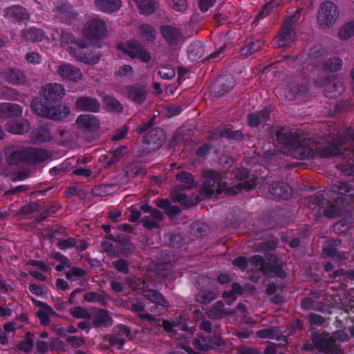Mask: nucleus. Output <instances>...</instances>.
Returning <instances> with one entry per match:
<instances>
[{"mask_svg": "<svg viewBox=\"0 0 354 354\" xmlns=\"http://www.w3.org/2000/svg\"><path fill=\"white\" fill-rule=\"evenodd\" d=\"M270 193L274 196L284 200L288 199L292 196L291 187L284 182H274L270 185Z\"/></svg>", "mask_w": 354, "mask_h": 354, "instance_id": "nucleus-21", "label": "nucleus"}, {"mask_svg": "<svg viewBox=\"0 0 354 354\" xmlns=\"http://www.w3.org/2000/svg\"><path fill=\"white\" fill-rule=\"evenodd\" d=\"M326 53V50L325 48H322L319 45H317L310 48L308 55L312 59H317L324 56Z\"/></svg>", "mask_w": 354, "mask_h": 354, "instance_id": "nucleus-61", "label": "nucleus"}, {"mask_svg": "<svg viewBox=\"0 0 354 354\" xmlns=\"http://www.w3.org/2000/svg\"><path fill=\"white\" fill-rule=\"evenodd\" d=\"M247 119L250 127H257L261 124L270 120V110L266 107L259 111L250 113L247 115Z\"/></svg>", "mask_w": 354, "mask_h": 354, "instance_id": "nucleus-23", "label": "nucleus"}, {"mask_svg": "<svg viewBox=\"0 0 354 354\" xmlns=\"http://www.w3.org/2000/svg\"><path fill=\"white\" fill-rule=\"evenodd\" d=\"M86 274V271L78 267H73L70 271L65 273L66 278L71 280L73 278L80 279L84 277Z\"/></svg>", "mask_w": 354, "mask_h": 354, "instance_id": "nucleus-54", "label": "nucleus"}, {"mask_svg": "<svg viewBox=\"0 0 354 354\" xmlns=\"http://www.w3.org/2000/svg\"><path fill=\"white\" fill-rule=\"evenodd\" d=\"M127 152V147L120 146L113 151H109L106 156L107 167H111L118 162Z\"/></svg>", "mask_w": 354, "mask_h": 354, "instance_id": "nucleus-41", "label": "nucleus"}, {"mask_svg": "<svg viewBox=\"0 0 354 354\" xmlns=\"http://www.w3.org/2000/svg\"><path fill=\"white\" fill-rule=\"evenodd\" d=\"M53 103L44 98L35 97L31 102L33 112L39 116L50 119Z\"/></svg>", "mask_w": 354, "mask_h": 354, "instance_id": "nucleus-16", "label": "nucleus"}, {"mask_svg": "<svg viewBox=\"0 0 354 354\" xmlns=\"http://www.w3.org/2000/svg\"><path fill=\"white\" fill-rule=\"evenodd\" d=\"M166 135L163 129L160 127L152 129L145 136V142L152 145L153 149H159L165 142Z\"/></svg>", "mask_w": 354, "mask_h": 354, "instance_id": "nucleus-20", "label": "nucleus"}, {"mask_svg": "<svg viewBox=\"0 0 354 354\" xmlns=\"http://www.w3.org/2000/svg\"><path fill=\"white\" fill-rule=\"evenodd\" d=\"M160 30L162 36L170 46L178 45L183 37L180 29L169 25L162 26Z\"/></svg>", "mask_w": 354, "mask_h": 354, "instance_id": "nucleus-18", "label": "nucleus"}, {"mask_svg": "<svg viewBox=\"0 0 354 354\" xmlns=\"http://www.w3.org/2000/svg\"><path fill=\"white\" fill-rule=\"evenodd\" d=\"M260 48V41H252L241 49V54L248 57L258 51Z\"/></svg>", "mask_w": 354, "mask_h": 354, "instance_id": "nucleus-49", "label": "nucleus"}, {"mask_svg": "<svg viewBox=\"0 0 354 354\" xmlns=\"http://www.w3.org/2000/svg\"><path fill=\"white\" fill-rule=\"evenodd\" d=\"M149 94L148 87L140 83L127 85L124 87V95L129 100L137 104H143Z\"/></svg>", "mask_w": 354, "mask_h": 354, "instance_id": "nucleus-10", "label": "nucleus"}, {"mask_svg": "<svg viewBox=\"0 0 354 354\" xmlns=\"http://www.w3.org/2000/svg\"><path fill=\"white\" fill-rule=\"evenodd\" d=\"M140 12L145 15H150L155 12L159 8L158 0H133Z\"/></svg>", "mask_w": 354, "mask_h": 354, "instance_id": "nucleus-31", "label": "nucleus"}, {"mask_svg": "<svg viewBox=\"0 0 354 354\" xmlns=\"http://www.w3.org/2000/svg\"><path fill=\"white\" fill-rule=\"evenodd\" d=\"M113 323L112 317L104 309L98 310L92 319V324L95 328H108L112 326Z\"/></svg>", "mask_w": 354, "mask_h": 354, "instance_id": "nucleus-26", "label": "nucleus"}, {"mask_svg": "<svg viewBox=\"0 0 354 354\" xmlns=\"http://www.w3.org/2000/svg\"><path fill=\"white\" fill-rule=\"evenodd\" d=\"M41 207L37 203H30L23 205L21 208L20 213L23 215L29 216L35 212L41 211Z\"/></svg>", "mask_w": 354, "mask_h": 354, "instance_id": "nucleus-51", "label": "nucleus"}, {"mask_svg": "<svg viewBox=\"0 0 354 354\" xmlns=\"http://www.w3.org/2000/svg\"><path fill=\"white\" fill-rule=\"evenodd\" d=\"M307 91L306 86L305 85L297 84L290 89V100L295 99L297 95L305 93Z\"/></svg>", "mask_w": 354, "mask_h": 354, "instance_id": "nucleus-63", "label": "nucleus"}, {"mask_svg": "<svg viewBox=\"0 0 354 354\" xmlns=\"http://www.w3.org/2000/svg\"><path fill=\"white\" fill-rule=\"evenodd\" d=\"M76 244L77 240L75 238H69L67 239H59L57 245L60 250H66L74 248Z\"/></svg>", "mask_w": 354, "mask_h": 354, "instance_id": "nucleus-59", "label": "nucleus"}, {"mask_svg": "<svg viewBox=\"0 0 354 354\" xmlns=\"http://www.w3.org/2000/svg\"><path fill=\"white\" fill-rule=\"evenodd\" d=\"M319 295L312 292L308 296L301 299V306L305 310H318L319 308Z\"/></svg>", "mask_w": 354, "mask_h": 354, "instance_id": "nucleus-39", "label": "nucleus"}, {"mask_svg": "<svg viewBox=\"0 0 354 354\" xmlns=\"http://www.w3.org/2000/svg\"><path fill=\"white\" fill-rule=\"evenodd\" d=\"M3 151L5 160L10 166H37L51 159L53 156L46 149L21 145H7Z\"/></svg>", "mask_w": 354, "mask_h": 354, "instance_id": "nucleus-2", "label": "nucleus"}, {"mask_svg": "<svg viewBox=\"0 0 354 354\" xmlns=\"http://www.w3.org/2000/svg\"><path fill=\"white\" fill-rule=\"evenodd\" d=\"M75 107L80 111L97 113L100 110L101 104L95 97L81 96L76 100Z\"/></svg>", "mask_w": 354, "mask_h": 354, "instance_id": "nucleus-15", "label": "nucleus"}, {"mask_svg": "<svg viewBox=\"0 0 354 354\" xmlns=\"http://www.w3.org/2000/svg\"><path fill=\"white\" fill-rule=\"evenodd\" d=\"M339 16L338 7L330 1L320 3L317 14V21L322 29L333 27Z\"/></svg>", "mask_w": 354, "mask_h": 354, "instance_id": "nucleus-3", "label": "nucleus"}, {"mask_svg": "<svg viewBox=\"0 0 354 354\" xmlns=\"http://www.w3.org/2000/svg\"><path fill=\"white\" fill-rule=\"evenodd\" d=\"M142 295L150 302L162 307L169 306L168 301L165 299L164 296L157 290L153 289H147L142 290Z\"/></svg>", "mask_w": 354, "mask_h": 354, "instance_id": "nucleus-33", "label": "nucleus"}, {"mask_svg": "<svg viewBox=\"0 0 354 354\" xmlns=\"http://www.w3.org/2000/svg\"><path fill=\"white\" fill-rule=\"evenodd\" d=\"M30 129V123L26 119L12 120L6 124V129L13 134H24Z\"/></svg>", "mask_w": 354, "mask_h": 354, "instance_id": "nucleus-24", "label": "nucleus"}, {"mask_svg": "<svg viewBox=\"0 0 354 354\" xmlns=\"http://www.w3.org/2000/svg\"><path fill=\"white\" fill-rule=\"evenodd\" d=\"M158 74L162 79L171 80L174 77L176 72L174 68L171 66H162L158 68Z\"/></svg>", "mask_w": 354, "mask_h": 354, "instance_id": "nucleus-52", "label": "nucleus"}, {"mask_svg": "<svg viewBox=\"0 0 354 354\" xmlns=\"http://www.w3.org/2000/svg\"><path fill=\"white\" fill-rule=\"evenodd\" d=\"M347 198L346 196H337L333 201L327 200L325 204L323 215L326 218H335L343 213L344 203Z\"/></svg>", "mask_w": 354, "mask_h": 354, "instance_id": "nucleus-12", "label": "nucleus"}, {"mask_svg": "<svg viewBox=\"0 0 354 354\" xmlns=\"http://www.w3.org/2000/svg\"><path fill=\"white\" fill-rule=\"evenodd\" d=\"M312 341L315 348L319 351H327L333 354H341L342 353L340 346L336 344L334 337L330 336L329 333L313 334Z\"/></svg>", "mask_w": 354, "mask_h": 354, "instance_id": "nucleus-8", "label": "nucleus"}, {"mask_svg": "<svg viewBox=\"0 0 354 354\" xmlns=\"http://www.w3.org/2000/svg\"><path fill=\"white\" fill-rule=\"evenodd\" d=\"M84 299L87 302H101L104 301V297L95 292H88L84 294Z\"/></svg>", "mask_w": 354, "mask_h": 354, "instance_id": "nucleus-62", "label": "nucleus"}, {"mask_svg": "<svg viewBox=\"0 0 354 354\" xmlns=\"http://www.w3.org/2000/svg\"><path fill=\"white\" fill-rule=\"evenodd\" d=\"M277 142L288 149L297 159H310L315 156L330 158L342 156L339 167L346 176H353L354 180V131L349 130L348 137L338 136L332 142L324 143L315 149L307 147L304 136L281 129L276 133Z\"/></svg>", "mask_w": 354, "mask_h": 354, "instance_id": "nucleus-1", "label": "nucleus"}, {"mask_svg": "<svg viewBox=\"0 0 354 354\" xmlns=\"http://www.w3.org/2000/svg\"><path fill=\"white\" fill-rule=\"evenodd\" d=\"M295 32L290 23H285L279 35V47L289 46L294 40Z\"/></svg>", "mask_w": 354, "mask_h": 354, "instance_id": "nucleus-29", "label": "nucleus"}, {"mask_svg": "<svg viewBox=\"0 0 354 354\" xmlns=\"http://www.w3.org/2000/svg\"><path fill=\"white\" fill-rule=\"evenodd\" d=\"M203 177L205 180L201 190L202 194L210 198L215 193L220 194L222 192L221 175L218 172L207 169L203 171Z\"/></svg>", "mask_w": 354, "mask_h": 354, "instance_id": "nucleus-5", "label": "nucleus"}, {"mask_svg": "<svg viewBox=\"0 0 354 354\" xmlns=\"http://www.w3.org/2000/svg\"><path fill=\"white\" fill-rule=\"evenodd\" d=\"M331 191L340 194L339 196H344L343 195H354V189L348 183L344 181H335L331 186Z\"/></svg>", "mask_w": 354, "mask_h": 354, "instance_id": "nucleus-38", "label": "nucleus"}, {"mask_svg": "<svg viewBox=\"0 0 354 354\" xmlns=\"http://www.w3.org/2000/svg\"><path fill=\"white\" fill-rule=\"evenodd\" d=\"M234 176L239 183L227 189L229 194H236L243 189L249 191L254 189L257 184V178L254 175H250L246 168H237L234 171Z\"/></svg>", "mask_w": 354, "mask_h": 354, "instance_id": "nucleus-4", "label": "nucleus"}, {"mask_svg": "<svg viewBox=\"0 0 354 354\" xmlns=\"http://www.w3.org/2000/svg\"><path fill=\"white\" fill-rule=\"evenodd\" d=\"M342 60L339 57H333L328 59L323 64V68L328 72L339 71L342 66Z\"/></svg>", "mask_w": 354, "mask_h": 354, "instance_id": "nucleus-45", "label": "nucleus"}, {"mask_svg": "<svg viewBox=\"0 0 354 354\" xmlns=\"http://www.w3.org/2000/svg\"><path fill=\"white\" fill-rule=\"evenodd\" d=\"M75 123L80 129L94 131L98 129L100 122L97 117L91 114H82L77 117Z\"/></svg>", "mask_w": 354, "mask_h": 354, "instance_id": "nucleus-22", "label": "nucleus"}, {"mask_svg": "<svg viewBox=\"0 0 354 354\" xmlns=\"http://www.w3.org/2000/svg\"><path fill=\"white\" fill-rule=\"evenodd\" d=\"M219 137L226 138L228 140L242 141L245 135L241 130H233L230 127H225L219 131Z\"/></svg>", "mask_w": 354, "mask_h": 354, "instance_id": "nucleus-37", "label": "nucleus"}, {"mask_svg": "<svg viewBox=\"0 0 354 354\" xmlns=\"http://www.w3.org/2000/svg\"><path fill=\"white\" fill-rule=\"evenodd\" d=\"M57 72L62 79L75 83L78 82L82 77L80 70L70 64H61Z\"/></svg>", "mask_w": 354, "mask_h": 354, "instance_id": "nucleus-17", "label": "nucleus"}, {"mask_svg": "<svg viewBox=\"0 0 354 354\" xmlns=\"http://www.w3.org/2000/svg\"><path fill=\"white\" fill-rule=\"evenodd\" d=\"M323 252L325 255L333 259H337V260H344L346 259V254L342 252H339L333 245H329L323 249Z\"/></svg>", "mask_w": 354, "mask_h": 354, "instance_id": "nucleus-48", "label": "nucleus"}, {"mask_svg": "<svg viewBox=\"0 0 354 354\" xmlns=\"http://www.w3.org/2000/svg\"><path fill=\"white\" fill-rule=\"evenodd\" d=\"M345 91L344 84L339 82H328L325 84L324 91L326 96L329 98H337Z\"/></svg>", "mask_w": 354, "mask_h": 354, "instance_id": "nucleus-32", "label": "nucleus"}, {"mask_svg": "<svg viewBox=\"0 0 354 354\" xmlns=\"http://www.w3.org/2000/svg\"><path fill=\"white\" fill-rule=\"evenodd\" d=\"M31 172L30 169H24L19 171L16 174L12 175V180L13 181L23 180L30 176Z\"/></svg>", "mask_w": 354, "mask_h": 354, "instance_id": "nucleus-64", "label": "nucleus"}, {"mask_svg": "<svg viewBox=\"0 0 354 354\" xmlns=\"http://www.w3.org/2000/svg\"><path fill=\"white\" fill-rule=\"evenodd\" d=\"M21 37L28 42H38L41 41L43 31L37 28H28L22 30Z\"/></svg>", "mask_w": 354, "mask_h": 354, "instance_id": "nucleus-36", "label": "nucleus"}, {"mask_svg": "<svg viewBox=\"0 0 354 354\" xmlns=\"http://www.w3.org/2000/svg\"><path fill=\"white\" fill-rule=\"evenodd\" d=\"M171 8L178 12H183L187 8V0H168Z\"/></svg>", "mask_w": 354, "mask_h": 354, "instance_id": "nucleus-58", "label": "nucleus"}, {"mask_svg": "<svg viewBox=\"0 0 354 354\" xmlns=\"http://www.w3.org/2000/svg\"><path fill=\"white\" fill-rule=\"evenodd\" d=\"M2 96L8 100H18L21 101L24 95L19 93L17 91L11 88H6L1 92Z\"/></svg>", "mask_w": 354, "mask_h": 354, "instance_id": "nucleus-50", "label": "nucleus"}, {"mask_svg": "<svg viewBox=\"0 0 354 354\" xmlns=\"http://www.w3.org/2000/svg\"><path fill=\"white\" fill-rule=\"evenodd\" d=\"M23 109L17 104L5 102L0 104V118H10L19 117Z\"/></svg>", "mask_w": 354, "mask_h": 354, "instance_id": "nucleus-25", "label": "nucleus"}, {"mask_svg": "<svg viewBox=\"0 0 354 354\" xmlns=\"http://www.w3.org/2000/svg\"><path fill=\"white\" fill-rule=\"evenodd\" d=\"M113 267L115 269L122 272V274H128L129 273V264L128 261L124 259H120L118 260L115 261L113 263Z\"/></svg>", "mask_w": 354, "mask_h": 354, "instance_id": "nucleus-57", "label": "nucleus"}, {"mask_svg": "<svg viewBox=\"0 0 354 354\" xmlns=\"http://www.w3.org/2000/svg\"><path fill=\"white\" fill-rule=\"evenodd\" d=\"M176 178L181 183L175 187L177 191L191 189L195 185L194 176L189 172L180 171L176 175Z\"/></svg>", "mask_w": 354, "mask_h": 354, "instance_id": "nucleus-27", "label": "nucleus"}, {"mask_svg": "<svg viewBox=\"0 0 354 354\" xmlns=\"http://www.w3.org/2000/svg\"><path fill=\"white\" fill-rule=\"evenodd\" d=\"M216 292L214 290H209L205 288H201L195 295L196 301L201 304L207 305L216 299Z\"/></svg>", "mask_w": 354, "mask_h": 354, "instance_id": "nucleus-35", "label": "nucleus"}, {"mask_svg": "<svg viewBox=\"0 0 354 354\" xmlns=\"http://www.w3.org/2000/svg\"><path fill=\"white\" fill-rule=\"evenodd\" d=\"M267 269L268 274L272 272L281 279H285L287 276L286 272L283 270L281 264L270 265V263H268Z\"/></svg>", "mask_w": 354, "mask_h": 354, "instance_id": "nucleus-56", "label": "nucleus"}, {"mask_svg": "<svg viewBox=\"0 0 354 354\" xmlns=\"http://www.w3.org/2000/svg\"><path fill=\"white\" fill-rule=\"evenodd\" d=\"M248 261L257 269L263 273V275L268 274V266L265 261V258L259 254H255L248 259Z\"/></svg>", "mask_w": 354, "mask_h": 354, "instance_id": "nucleus-43", "label": "nucleus"}, {"mask_svg": "<svg viewBox=\"0 0 354 354\" xmlns=\"http://www.w3.org/2000/svg\"><path fill=\"white\" fill-rule=\"evenodd\" d=\"M69 113L70 109L68 106L65 105L55 106L54 103H53L50 119L54 120H60L66 118L68 115Z\"/></svg>", "mask_w": 354, "mask_h": 354, "instance_id": "nucleus-40", "label": "nucleus"}, {"mask_svg": "<svg viewBox=\"0 0 354 354\" xmlns=\"http://www.w3.org/2000/svg\"><path fill=\"white\" fill-rule=\"evenodd\" d=\"M71 315L77 319L83 318V319H90L91 315L87 311L86 308H84L80 306L74 307L70 309Z\"/></svg>", "mask_w": 354, "mask_h": 354, "instance_id": "nucleus-55", "label": "nucleus"}, {"mask_svg": "<svg viewBox=\"0 0 354 354\" xmlns=\"http://www.w3.org/2000/svg\"><path fill=\"white\" fill-rule=\"evenodd\" d=\"M5 80L15 86H26L28 83V78L25 72L17 68H8L3 73Z\"/></svg>", "mask_w": 354, "mask_h": 354, "instance_id": "nucleus-13", "label": "nucleus"}, {"mask_svg": "<svg viewBox=\"0 0 354 354\" xmlns=\"http://www.w3.org/2000/svg\"><path fill=\"white\" fill-rule=\"evenodd\" d=\"M34 336L35 335L32 333L26 332L25 338L17 345L18 349L26 353H29L34 346Z\"/></svg>", "mask_w": 354, "mask_h": 354, "instance_id": "nucleus-42", "label": "nucleus"}, {"mask_svg": "<svg viewBox=\"0 0 354 354\" xmlns=\"http://www.w3.org/2000/svg\"><path fill=\"white\" fill-rule=\"evenodd\" d=\"M140 32V37L147 41H153L156 38V31L153 27L149 24H141L138 27Z\"/></svg>", "mask_w": 354, "mask_h": 354, "instance_id": "nucleus-44", "label": "nucleus"}, {"mask_svg": "<svg viewBox=\"0 0 354 354\" xmlns=\"http://www.w3.org/2000/svg\"><path fill=\"white\" fill-rule=\"evenodd\" d=\"M156 115L152 116L148 121L142 122L136 128L138 134H142L151 128L155 124Z\"/></svg>", "mask_w": 354, "mask_h": 354, "instance_id": "nucleus-60", "label": "nucleus"}, {"mask_svg": "<svg viewBox=\"0 0 354 354\" xmlns=\"http://www.w3.org/2000/svg\"><path fill=\"white\" fill-rule=\"evenodd\" d=\"M4 13L6 17L12 22H21L29 19V12L28 10L19 5L7 8Z\"/></svg>", "mask_w": 354, "mask_h": 354, "instance_id": "nucleus-19", "label": "nucleus"}, {"mask_svg": "<svg viewBox=\"0 0 354 354\" xmlns=\"http://www.w3.org/2000/svg\"><path fill=\"white\" fill-rule=\"evenodd\" d=\"M104 109L109 111L116 113L123 112V106L115 97L111 95H105L102 99Z\"/></svg>", "mask_w": 354, "mask_h": 354, "instance_id": "nucleus-34", "label": "nucleus"}, {"mask_svg": "<svg viewBox=\"0 0 354 354\" xmlns=\"http://www.w3.org/2000/svg\"><path fill=\"white\" fill-rule=\"evenodd\" d=\"M354 35V20L344 24L339 29L338 36L341 39L348 40Z\"/></svg>", "mask_w": 354, "mask_h": 354, "instance_id": "nucleus-47", "label": "nucleus"}, {"mask_svg": "<svg viewBox=\"0 0 354 354\" xmlns=\"http://www.w3.org/2000/svg\"><path fill=\"white\" fill-rule=\"evenodd\" d=\"M234 87V82L229 81L228 79L225 80L222 77L212 86V93L215 97H221L229 92Z\"/></svg>", "mask_w": 354, "mask_h": 354, "instance_id": "nucleus-30", "label": "nucleus"}, {"mask_svg": "<svg viewBox=\"0 0 354 354\" xmlns=\"http://www.w3.org/2000/svg\"><path fill=\"white\" fill-rule=\"evenodd\" d=\"M41 97L45 100H49L52 103L61 99L65 95L63 85L57 83H50L42 87Z\"/></svg>", "mask_w": 354, "mask_h": 354, "instance_id": "nucleus-14", "label": "nucleus"}, {"mask_svg": "<svg viewBox=\"0 0 354 354\" xmlns=\"http://www.w3.org/2000/svg\"><path fill=\"white\" fill-rule=\"evenodd\" d=\"M87 48L86 42L82 39H77L75 44L71 45L68 50L69 53L75 57L78 61L87 64H95L100 60V55H93L91 51L84 49Z\"/></svg>", "mask_w": 354, "mask_h": 354, "instance_id": "nucleus-7", "label": "nucleus"}, {"mask_svg": "<svg viewBox=\"0 0 354 354\" xmlns=\"http://www.w3.org/2000/svg\"><path fill=\"white\" fill-rule=\"evenodd\" d=\"M105 22L100 19L88 20L82 30L83 35L88 40H98L106 35Z\"/></svg>", "mask_w": 354, "mask_h": 354, "instance_id": "nucleus-9", "label": "nucleus"}, {"mask_svg": "<svg viewBox=\"0 0 354 354\" xmlns=\"http://www.w3.org/2000/svg\"><path fill=\"white\" fill-rule=\"evenodd\" d=\"M131 331L130 328L125 326H119V331L112 335H108L104 337V340L107 341L111 346H117V348L121 350L123 348L126 339H131Z\"/></svg>", "mask_w": 354, "mask_h": 354, "instance_id": "nucleus-11", "label": "nucleus"}, {"mask_svg": "<svg viewBox=\"0 0 354 354\" xmlns=\"http://www.w3.org/2000/svg\"><path fill=\"white\" fill-rule=\"evenodd\" d=\"M327 200L328 199L324 197V194H316L308 198V204L309 206L313 205L315 207L324 208L325 204L327 203Z\"/></svg>", "mask_w": 354, "mask_h": 354, "instance_id": "nucleus-53", "label": "nucleus"}, {"mask_svg": "<svg viewBox=\"0 0 354 354\" xmlns=\"http://www.w3.org/2000/svg\"><path fill=\"white\" fill-rule=\"evenodd\" d=\"M95 6L100 11L106 13H113L122 7L121 0H95Z\"/></svg>", "mask_w": 354, "mask_h": 354, "instance_id": "nucleus-28", "label": "nucleus"}, {"mask_svg": "<svg viewBox=\"0 0 354 354\" xmlns=\"http://www.w3.org/2000/svg\"><path fill=\"white\" fill-rule=\"evenodd\" d=\"M118 48L132 59H138L142 62L147 63L151 59L150 53L138 41L131 39L124 44H120Z\"/></svg>", "mask_w": 354, "mask_h": 354, "instance_id": "nucleus-6", "label": "nucleus"}, {"mask_svg": "<svg viewBox=\"0 0 354 354\" xmlns=\"http://www.w3.org/2000/svg\"><path fill=\"white\" fill-rule=\"evenodd\" d=\"M224 304L221 301H216L207 312V316L210 319H221L225 314L224 312Z\"/></svg>", "mask_w": 354, "mask_h": 354, "instance_id": "nucleus-46", "label": "nucleus"}]
</instances>
